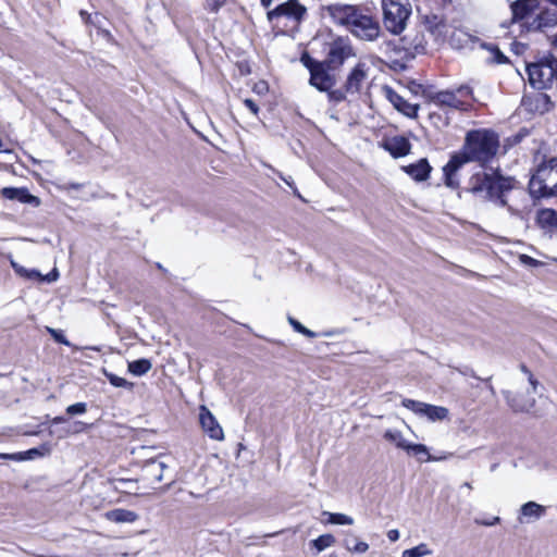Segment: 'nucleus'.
<instances>
[{
	"mask_svg": "<svg viewBox=\"0 0 557 557\" xmlns=\"http://www.w3.org/2000/svg\"><path fill=\"white\" fill-rule=\"evenodd\" d=\"M499 139L496 133L490 129L469 131L461 150L451 156L443 168L445 184L450 188L459 186L457 172L469 162H478L481 165L490 162L497 153Z\"/></svg>",
	"mask_w": 557,
	"mask_h": 557,
	"instance_id": "f257e3e1",
	"label": "nucleus"
},
{
	"mask_svg": "<svg viewBox=\"0 0 557 557\" xmlns=\"http://www.w3.org/2000/svg\"><path fill=\"white\" fill-rule=\"evenodd\" d=\"M332 21L344 26L352 36L374 41L381 36V25L370 10L351 4L335 3L325 8Z\"/></svg>",
	"mask_w": 557,
	"mask_h": 557,
	"instance_id": "f03ea898",
	"label": "nucleus"
},
{
	"mask_svg": "<svg viewBox=\"0 0 557 557\" xmlns=\"http://www.w3.org/2000/svg\"><path fill=\"white\" fill-rule=\"evenodd\" d=\"M515 181L503 176L498 171L484 169L473 173L466 190L481 200H488L500 207H507L513 215H520V210L508 203L507 195L513 189Z\"/></svg>",
	"mask_w": 557,
	"mask_h": 557,
	"instance_id": "7ed1b4c3",
	"label": "nucleus"
},
{
	"mask_svg": "<svg viewBox=\"0 0 557 557\" xmlns=\"http://www.w3.org/2000/svg\"><path fill=\"white\" fill-rule=\"evenodd\" d=\"M529 190L535 198L557 197V157L539 164L529 182Z\"/></svg>",
	"mask_w": 557,
	"mask_h": 557,
	"instance_id": "20e7f679",
	"label": "nucleus"
},
{
	"mask_svg": "<svg viewBox=\"0 0 557 557\" xmlns=\"http://www.w3.org/2000/svg\"><path fill=\"white\" fill-rule=\"evenodd\" d=\"M383 25L392 35H400L412 13L410 0H382Z\"/></svg>",
	"mask_w": 557,
	"mask_h": 557,
	"instance_id": "39448f33",
	"label": "nucleus"
},
{
	"mask_svg": "<svg viewBox=\"0 0 557 557\" xmlns=\"http://www.w3.org/2000/svg\"><path fill=\"white\" fill-rule=\"evenodd\" d=\"M307 14L299 0H287L268 12L269 22L276 28H296Z\"/></svg>",
	"mask_w": 557,
	"mask_h": 557,
	"instance_id": "423d86ee",
	"label": "nucleus"
},
{
	"mask_svg": "<svg viewBox=\"0 0 557 557\" xmlns=\"http://www.w3.org/2000/svg\"><path fill=\"white\" fill-rule=\"evenodd\" d=\"M520 370L527 376L530 388H528L525 394H513L509 391H505L503 394L508 406L513 411L524 412L531 410L535 406L534 395L539 393L541 383L525 364H520Z\"/></svg>",
	"mask_w": 557,
	"mask_h": 557,
	"instance_id": "0eeeda50",
	"label": "nucleus"
},
{
	"mask_svg": "<svg viewBox=\"0 0 557 557\" xmlns=\"http://www.w3.org/2000/svg\"><path fill=\"white\" fill-rule=\"evenodd\" d=\"M527 73L530 85L535 89L556 87V59H545L528 64Z\"/></svg>",
	"mask_w": 557,
	"mask_h": 557,
	"instance_id": "6e6552de",
	"label": "nucleus"
},
{
	"mask_svg": "<svg viewBox=\"0 0 557 557\" xmlns=\"http://www.w3.org/2000/svg\"><path fill=\"white\" fill-rule=\"evenodd\" d=\"M302 64L310 72L309 83L311 86L317 88L320 91H329L335 85V78L327 72V64L325 62H320L307 53L301 57Z\"/></svg>",
	"mask_w": 557,
	"mask_h": 557,
	"instance_id": "1a4fd4ad",
	"label": "nucleus"
},
{
	"mask_svg": "<svg viewBox=\"0 0 557 557\" xmlns=\"http://www.w3.org/2000/svg\"><path fill=\"white\" fill-rule=\"evenodd\" d=\"M354 57V49L347 37H337L327 45L325 63L329 69L335 70Z\"/></svg>",
	"mask_w": 557,
	"mask_h": 557,
	"instance_id": "9d476101",
	"label": "nucleus"
},
{
	"mask_svg": "<svg viewBox=\"0 0 557 557\" xmlns=\"http://www.w3.org/2000/svg\"><path fill=\"white\" fill-rule=\"evenodd\" d=\"M542 0H515L510 3L511 22L530 29V22L534 20Z\"/></svg>",
	"mask_w": 557,
	"mask_h": 557,
	"instance_id": "9b49d317",
	"label": "nucleus"
},
{
	"mask_svg": "<svg viewBox=\"0 0 557 557\" xmlns=\"http://www.w3.org/2000/svg\"><path fill=\"white\" fill-rule=\"evenodd\" d=\"M403 406L420 417H425L431 422L448 419L449 410L443 406L425 404L413 399H404Z\"/></svg>",
	"mask_w": 557,
	"mask_h": 557,
	"instance_id": "f8f14e48",
	"label": "nucleus"
},
{
	"mask_svg": "<svg viewBox=\"0 0 557 557\" xmlns=\"http://www.w3.org/2000/svg\"><path fill=\"white\" fill-rule=\"evenodd\" d=\"M557 25V10L547 7L542 1L540 9L536 11L534 20L530 22L531 32H541L547 28H553Z\"/></svg>",
	"mask_w": 557,
	"mask_h": 557,
	"instance_id": "ddd939ff",
	"label": "nucleus"
},
{
	"mask_svg": "<svg viewBox=\"0 0 557 557\" xmlns=\"http://www.w3.org/2000/svg\"><path fill=\"white\" fill-rule=\"evenodd\" d=\"M199 422L202 431L214 441L224 440V432L212 412L206 407L200 406L199 408Z\"/></svg>",
	"mask_w": 557,
	"mask_h": 557,
	"instance_id": "4468645a",
	"label": "nucleus"
},
{
	"mask_svg": "<svg viewBox=\"0 0 557 557\" xmlns=\"http://www.w3.org/2000/svg\"><path fill=\"white\" fill-rule=\"evenodd\" d=\"M368 76V67L366 63L359 62L349 73L346 83L345 90L348 94H358L361 90L362 84Z\"/></svg>",
	"mask_w": 557,
	"mask_h": 557,
	"instance_id": "2eb2a0df",
	"label": "nucleus"
},
{
	"mask_svg": "<svg viewBox=\"0 0 557 557\" xmlns=\"http://www.w3.org/2000/svg\"><path fill=\"white\" fill-rule=\"evenodd\" d=\"M384 90H385V95H386L387 99L394 106V108L396 110H398L399 112H401L403 114H405L408 117L417 116V113L419 110L418 104H412V103L408 102L406 99H404L400 95H398L396 91H394L389 87H386Z\"/></svg>",
	"mask_w": 557,
	"mask_h": 557,
	"instance_id": "dca6fc26",
	"label": "nucleus"
},
{
	"mask_svg": "<svg viewBox=\"0 0 557 557\" xmlns=\"http://www.w3.org/2000/svg\"><path fill=\"white\" fill-rule=\"evenodd\" d=\"M546 512V508L535 502H528L520 507L518 521L520 524L532 523L541 519Z\"/></svg>",
	"mask_w": 557,
	"mask_h": 557,
	"instance_id": "f3484780",
	"label": "nucleus"
},
{
	"mask_svg": "<svg viewBox=\"0 0 557 557\" xmlns=\"http://www.w3.org/2000/svg\"><path fill=\"white\" fill-rule=\"evenodd\" d=\"M382 146L394 158L405 157L410 152L411 149L409 140L404 136H394L386 138L383 141Z\"/></svg>",
	"mask_w": 557,
	"mask_h": 557,
	"instance_id": "a211bd4d",
	"label": "nucleus"
},
{
	"mask_svg": "<svg viewBox=\"0 0 557 557\" xmlns=\"http://www.w3.org/2000/svg\"><path fill=\"white\" fill-rule=\"evenodd\" d=\"M430 100L437 107H448L453 109L463 110L465 101L461 100L453 91H438L430 96Z\"/></svg>",
	"mask_w": 557,
	"mask_h": 557,
	"instance_id": "6ab92c4d",
	"label": "nucleus"
},
{
	"mask_svg": "<svg viewBox=\"0 0 557 557\" xmlns=\"http://www.w3.org/2000/svg\"><path fill=\"white\" fill-rule=\"evenodd\" d=\"M403 170L414 181L422 182L429 178L432 168L426 159H421L417 163L403 166Z\"/></svg>",
	"mask_w": 557,
	"mask_h": 557,
	"instance_id": "aec40b11",
	"label": "nucleus"
},
{
	"mask_svg": "<svg viewBox=\"0 0 557 557\" xmlns=\"http://www.w3.org/2000/svg\"><path fill=\"white\" fill-rule=\"evenodd\" d=\"M3 196L11 200H17L22 203H33L35 206L39 205V200L37 197L33 196L25 188H4L2 191Z\"/></svg>",
	"mask_w": 557,
	"mask_h": 557,
	"instance_id": "412c9836",
	"label": "nucleus"
},
{
	"mask_svg": "<svg viewBox=\"0 0 557 557\" xmlns=\"http://www.w3.org/2000/svg\"><path fill=\"white\" fill-rule=\"evenodd\" d=\"M107 520L115 523H133L138 519V515L135 511L127 509H113L106 512Z\"/></svg>",
	"mask_w": 557,
	"mask_h": 557,
	"instance_id": "4be33fe9",
	"label": "nucleus"
},
{
	"mask_svg": "<svg viewBox=\"0 0 557 557\" xmlns=\"http://www.w3.org/2000/svg\"><path fill=\"white\" fill-rule=\"evenodd\" d=\"M166 469V465L159 459L148 460L144 467V472L147 479H151L154 482H160L163 479V471Z\"/></svg>",
	"mask_w": 557,
	"mask_h": 557,
	"instance_id": "5701e85b",
	"label": "nucleus"
},
{
	"mask_svg": "<svg viewBox=\"0 0 557 557\" xmlns=\"http://www.w3.org/2000/svg\"><path fill=\"white\" fill-rule=\"evenodd\" d=\"M536 221L544 230H557V211L553 209H542L537 212Z\"/></svg>",
	"mask_w": 557,
	"mask_h": 557,
	"instance_id": "b1692460",
	"label": "nucleus"
},
{
	"mask_svg": "<svg viewBox=\"0 0 557 557\" xmlns=\"http://www.w3.org/2000/svg\"><path fill=\"white\" fill-rule=\"evenodd\" d=\"M10 263L14 272L25 280L38 281L42 277V274L39 271L35 269H26L25 267L17 263L12 257H10Z\"/></svg>",
	"mask_w": 557,
	"mask_h": 557,
	"instance_id": "393cba45",
	"label": "nucleus"
},
{
	"mask_svg": "<svg viewBox=\"0 0 557 557\" xmlns=\"http://www.w3.org/2000/svg\"><path fill=\"white\" fill-rule=\"evenodd\" d=\"M383 437L393 443L396 447L407 450L409 443L404 438L403 434L398 430H386Z\"/></svg>",
	"mask_w": 557,
	"mask_h": 557,
	"instance_id": "a878e982",
	"label": "nucleus"
},
{
	"mask_svg": "<svg viewBox=\"0 0 557 557\" xmlns=\"http://www.w3.org/2000/svg\"><path fill=\"white\" fill-rule=\"evenodd\" d=\"M151 362L148 359H138L128 363V371L137 376L146 374L151 369Z\"/></svg>",
	"mask_w": 557,
	"mask_h": 557,
	"instance_id": "bb28decb",
	"label": "nucleus"
},
{
	"mask_svg": "<svg viewBox=\"0 0 557 557\" xmlns=\"http://www.w3.org/2000/svg\"><path fill=\"white\" fill-rule=\"evenodd\" d=\"M432 554L433 552L430 549L429 545L421 543L412 548L405 549L401 553V557H425Z\"/></svg>",
	"mask_w": 557,
	"mask_h": 557,
	"instance_id": "cd10ccee",
	"label": "nucleus"
},
{
	"mask_svg": "<svg viewBox=\"0 0 557 557\" xmlns=\"http://www.w3.org/2000/svg\"><path fill=\"white\" fill-rule=\"evenodd\" d=\"M344 545L350 553L355 554H363L369 549L368 543L359 541L357 537H347Z\"/></svg>",
	"mask_w": 557,
	"mask_h": 557,
	"instance_id": "c85d7f7f",
	"label": "nucleus"
},
{
	"mask_svg": "<svg viewBox=\"0 0 557 557\" xmlns=\"http://www.w3.org/2000/svg\"><path fill=\"white\" fill-rule=\"evenodd\" d=\"M323 516L327 517L326 522L331 524L351 525L354 523V519L345 513H333L324 511Z\"/></svg>",
	"mask_w": 557,
	"mask_h": 557,
	"instance_id": "c756f323",
	"label": "nucleus"
},
{
	"mask_svg": "<svg viewBox=\"0 0 557 557\" xmlns=\"http://www.w3.org/2000/svg\"><path fill=\"white\" fill-rule=\"evenodd\" d=\"M335 543V537L332 534H323L311 542L312 546L318 550L322 552Z\"/></svg>",
	"mask_w": 557,
	"mask_h": 557,
	"instance_id": "7c9ffc66",
	"label": "nucleus"
},
{
	"mask_svg": "<svg viewBox=\"0 0 557 557\" xmlns=\"http://www.w3.org/2000/svg\"><path fill=\"white\" fill-rule=\"evenodd\" d=\"M406 451L412 453L414 456H419V455L425 456L426 458L423 461H432V460H440L441 459V458L432 457L429 454L428 447L425 445H423V444H410L409 443L408 448H407Z\"/></svg>",
	"mask_w": 557,
	"mask_h": 557,
	"instance_id": "2f4dec72",
	"label": "nucleus"
},
{
	"mask_svg": "<svg viewBox=\"0 0 557 557\" xmlns=\"http://www.w3.org/2000/svg\"><path fill=\"white\" fill-rule=\"evenodd\" d=\"M40 455L39 450L36 449V448H32L25 453H20L17 455H0L1 458H4V459H17V460H23V459H26V458H33L34 456H38Z\"/></svg>",
	"mask_w": 557,
	"mask_h": 557,
	"instance_id": "473e14b6",
	"label": "nucleus"
},
{
	"mask_svg": "<svg viewBox=\"0 0 557 557\" xmlns=\"http://www.w3.org/2000/svg\"><path fill=\"white\" fill-rule=\"evenodd\" d=\"M109 382L115 387H132V383L127 382L124 377L117 376L113 373L106 374Z\"/></svg>",
	"mask_w": 557,
	"mask_h": 557,
	"instance_id": "72a5a7b5",
	"label": "nucleus"
},
{
	"mask_svg": "<svg viewBox=\"0 0 557 557\" xmlns=\"http://www.w3.org/2000/svg\"><path fill=\"white\" fill-rule=\"evenodd\" d=\"M488 50L491 52V59L493 62H495L497 64H502L507 61V58L496 46L488 47Z\"/></svg>",
	"mask_w": 557,
	"mask_h": 557,
	"instance_id": "f704fd0d",
	"label": "nucleus"
},
{
	"mask_svg": "<svg viewBox=\"0 0 557 557\" xmlns=\"http://www.w3.org/2000/svg\"><path fill=\"white\" fill-rule=\"evenodd\" d=\"M87 411V405L85 403H76L73 405H70L66 408V413L74 416V414H83Z\"/></svg>",
	"mask_w": 557,
	"mask_h": 557,
	"instance_id": "c9c22d12",
	"label": "nucleus"
},
{
	"mask_svg": "<svg viewBox=\"0 0 557 557\" xmlns=\"http://www.w3.org/2000/svg\"><path fill=\"white\" fill-rule=\"evenodd\" d=\"M47 331L50 333V335L53 337V339L60 344L70 345V342L66 339V337L63 335V333L59 330L47 327Z\"/></svg>",
	"mask_w": 557,
	"mask_h": 557,
	"instance_id": "e433bc0d",
	"label": "nucleus"
},
{
	"mask_svg": "<svg viewBox=\"0 0 557 557\" xmlns=\"http://www.w3.org/2000/svg\"><path fill=\"white\" fill-rule=\"evenodd\" d=\"M330 101L335 103L342 102L345 99V92L341 89L332 90V88L326 91Z\"/></svg>",
	"mask_w": 557,
	"mask_h": 557,
	"instance_id": "4c0bfd02",
	"label": "nucleus"
},
{
	"mask_svg": "<svg viewBox=\"0 0 557 557\" xmlns=\"http://www.w3.org/2000/svg\"><path fill=\"white\" fill-rule=\"evenodd\" d=\"M474 522H475V524H479V525L493 527L500 522V518L495 516L491 519H484V520L475 519Z\"/></svg>",
	"mask_w": 557,
	"mask_h": 557,
	"instance_id": "58836bf2",
	"label": "nucleus"
},
{
	"mask_svg": "<svg viewBox=\"0 0 557 557\" xmlns=\"http://www.w3.org/2000/svg\"><path fill=\"white\" fill-rule=\"evenodd\" d=\"M520 261L525 264V265H529V267H539L541 263V261L528 256V255H521L520 256Z\"/></svg>",
	"mask_w": 557,
	"mask_h": 557,
	"instance_id": "ea45409f",
	"label": "nucleus"
},
{
	"mask_svg": "<svg viewBox=\"0 0 557 557\" xmlns=\"http://www.w3.org/2000/svg\"><path fill=\"white\" fill-rule=\"evenodd\" d=\"M225 0H207V7L210 11L216 12L223 4Z\"/></svg>",
	"mask_w": 557,
	"mask_h": 557,
	"instance_id": "a19ab883",
	"label": "nucleus"
},
{
	"mask_svg": "<svg viewBox=\"0 0 557 557\" xmlns=\"http://www.w3.org/2000/svg\"><path fill=\"white\" fill-rule=\"evenodd\" d=\"M59 277V272L57 269H53L50 273H48L47 275H42L41 278H39L38 281H46V282H54L57 281Z\"/></svg>",
	"mask_w": 557,
	"mask_h": 557,
	"instance_id": "79ce46f5",
	"label": "nucleus"
},
{
	"mask_svg": "<svg viewBox=\"0 0 557 557\" xmlns=\"http://www.w3.org/2000/svg\"><path fill=\"white\" fill-rule=\"evenodd\" d=\"M244 104L251 111L252 114H258L259 107L253 100L247 98L244 100Z\"/></svg>",
	"mask_w": 557,
	"mask_h": 557,
	"instance_id": "37998d69",
	"label": "nucleus"
},
{
	"mask_svg": "<svg viewBox=\"0 0 557 557\" xmlns=\"http://www.w3.org/2000/svg\"><path fill=\"white\" fill-rule=\"evenodd\" d=\"M252 90L259 95L265 94L268 91V84L265 82L256 83Z\"/></svg>",
	"mask_w": 557,
	"mask_h": 557,
	"instance_id": "c03bdc74",
	"label": "nucleus"
},
{
	"mask_svg": "<svg viewBox=\"0 0 557 557\" xmlns=\"http://www.w3.org/2000/svg\"><path fill=\"white\" fill-rule=\"evenodd\" d=\"M455 94L462 98L470 97L472 95V89L469 86H461L457 89V91Z\"/></svg>",
	"mask_w": 557,
	"mask_h": 557,
	"instance_id": "a18cd8bd",
	"label": "nucleus"
},
{
	"mask_svg": "<svg viewBox=\"0 0 557 557\" xmlns=\"http://www.w3.org/2000/svg\"><path fill=\"white\" fill-rule=\"evenodd\" d=\"M288 322L293 326V329L298 333H300V330L305 327L299 321L292 317L288 318Z\"/></svg>",
	"mask_w": 557,
	"mask_h": 557,
	"instance_id": "49530a36",
	"label": "nucleus"
},
{
	"mask_svg": "<svg viewBox=\"0 0 557 557\" xmlns=\"http://www.w3.org/2000/svg\"><path fill=\"white\" fill-rule=\"evenodd\" d=\"M387 537L391 542H396L399 539V532L398 530H389L387 532Z\"/></svg>",
	"mask_w": 557,
	"mask_h": 557,
	"instance_id": "de8ad7c7",
	"label": "nucleus"
},
{
	"mask_svg": "<svg viewBox=\"0 0 557 557\" xmlns=\"http://www.w3.org/2000/svg\"><path fill=\"white\" fill-rule=\"evenodd\" d=\"M280 177L290 187L293 188L294 190V194L299 196V194L297 193V189L294 187V182L292 180V177H284L282 174H280Z\"/></svg>",
	"mask_w": 557,
	"mask_h": 557,
	"instance_id": "09e8293b",
	"label": "nucleus"
},
{
	"mask_svg": "<svg viewBox=\"0 0 557 557\" xmlns=\"http://www.w3.org/2000/svg\"><path fill=\"white\" fill-rule=\"evenodd\" d=\"M300 334H302V335H305V336H307L309 338H313V337L317 336V334L314 332H312L311 330L307 329L306 326L302 330H300Z\"/></svg>",
	"mask_w": 557,
	"mask_h": 557,
	"instance_id": "8fccbe9b",
	"label": "nucleus"
},
{
	"mask_svg": "<svg viewBox=\"0 0 557 557\" xmlns=\"http://www.w3.org/2000/svg\"><path fill=\"white\" fill-rule=\"evenodd\" d=\"M63 422H65V418H63V417H55V418L52 419V423L53 424H60V423H63Z\"/></svg>",
	"mask_w": 557,
	"mask_h": 557,
	"instance_id": "3c124183",
	"label": "nucleus"
},
{
	"mask_svg": "<svg viewBox=\"0 0 557 557\" xmlns=\"http://www.w3.org/2000/svg\"><path fill=\"white\" fill-rule=\"evenodd\" d=\"M273 1H274V0H261V4H262L264 8H269V7L272 4V2H273Z\"/></svg>",
	"mask_w": 557,
	"mask_h": 557,
	"instance_id": "603ef678",
	"label": "nucleus"
},
{
	"mask_svg": "<svg viewBox=\"0 0 557 557\" xmlns=\"http://www.w3.org/2000/svg\"><path fill=\"white\" fill-rule=\"evenodd\" d=\"M0 152H10V149L5 147L2 140H0Z\"/></svg>",
	"mask_w": 557,
	"mask_h": 557,
	"instance_id": "864d4df0",
	"label": "nucleus"
},
{
	"mask_svg": "<svg viewBox=\"0 0 557 557\" xmlns=\"http://www.w3.org/2000/svg\"><path fill=\"white\" fill-rule=\"evenodd\" d=\"M81 15L83 16V18H89V14L86 11H81Z\"/></svg>",
	"mask_w": 557,
	"mask_h": 557,
	"instance_id": "5fc2aeb1",
	"label": "nucleus"
},
{
	"mask_svg": "<svg viewBox=\"0 0 557 557\" xmlns=\"http://www.w3.org/2000/svg\"><path fill=\"white\" fill-rule=\"evenodd\" d=\"M70 186H71L72 188H74V189H78V188H81V187H82V185H81V184H71Z\"/></svg>",
	"mask_w": 557,
	"mask_h": 557,
	"instance_id": "6e6d98bb",
	"label": "nucleus"
},
{
	"mask_svg": "<svg viewBox=\"0 0 557 557\" xmlns=\"http://www.w3.org/2000/svg\"><path fill=\"white\" fill-rule=\"evenodd\" d=\"M488 391L491 392L492 395L495 394V389H494L493 385H491V384L488 385Z\"/></svg>",
	"mask_w": 557,
	"mask_h": 557,
	"instance_id": "4d7b16f0",
	"label": "nucleus"
},
{
	"mask_svg": "<svg viewBox=\"0 0 557 557\" xmlns=\"http://www.w3.org/2000/svg\"><path fill=\"white\" fill-rule=\"evenodd\" d=\"M463 486H465L466 488H469V490H471V488H472V485H471V483H469V482H466V483L463 484Z\"/></svg>",
	"mask_w": 557,
	"mask_h": 557,
	"instance_id": "13d9d810",
	"label": "nucleus"
},
{
	"mask_svg": "<svg viewBox=\"0 0 557 557\" xmlns=\"http://www.w3.org/2000/svg\"><path fill=\"white\" fill-rule=\"evenodd\" d=\"M120 483H132V480H124V479H121L119 480Z\"/></svg>",
	"mask_w": 557,
	"mask_h": 557,
	"instance_id": "bf43d9fd",
	"label": "nucleus"
},
{
	"mask_svg": "<svg viewBox=\"0 0 557 557\" xmlns=\"http://www.w3.org/2000/svg\"><path fill=\"white\" fill-rule=\"evenodd\" d=\"M541 97H542L544 100H547V101H548V99H549L547 95H542Z\"/></svg>",
	"mask_w": 557,
	"mask_h": 557,
	"instance_id": "052dcab7",
	"label": "nucleus"
},
{
	"mask_svg": "<svg viewBox=\"0 0 557 557\" xmlns=\"http://www.w3.org/2000/svg\"><path fill=\"white\" fill-rule=\"evenodd\" d=\"M550 3L557 5V0H548Z\"/></svg>",
	"mask_w": 557,
	"mask_h": 557,
	"instance_id": "680f3d73",
	"label": "nucleus"
},
{
	"mask_svg": "<svg viewBox=\"0 0 557 557\" xmlns=\"http://www.w3.org/2000/svg\"><path fill=\"white\" fill-rule=\"evenodd\" d=\"M556 88H557V59H556Z\"/></svg>",
	"mask_w": 557,
	"mask_h": 557,
	"instance_id": "e2e57ef3",
	"label": "nucleus"
},
{
	"mask_svg": "<svg viewBox=\"0 0 557 557\" xmlns=\"http://www.w3.org/2000/svg\"><path fill=\"white\" fill-rule=\"evenodd\" d=\"M555 46L557 47V37L555 38V41H554Z\"/></svg>",
	"mask_w": 557,
	"mask_h": 557,
	"instance_id": "0e129e2a",
	"label": "nucleus"
}]
</instances>
